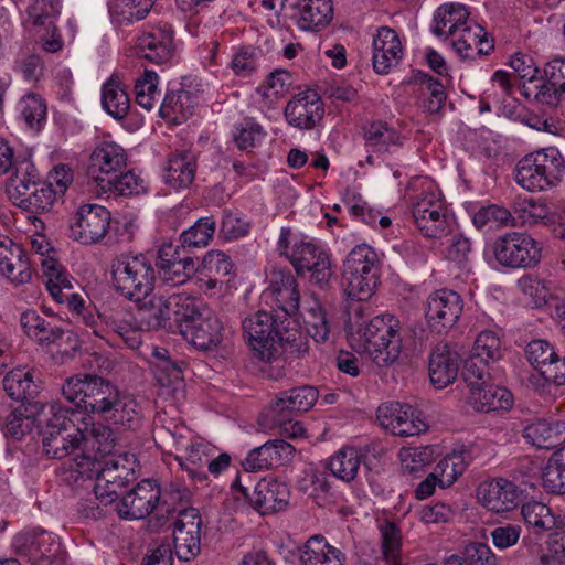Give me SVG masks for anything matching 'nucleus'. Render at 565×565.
<instances>
[{
    "mask_svg": "<svg viewBox=\"0 0 565 565\" xmlns=\"http://www.w3.org/2000/svg\"><path fill=\"white\" fill-rule=\"evenodd\" d=\"M62 394L76 407L115 427L136 429L141 423L137 401L103 376L90 373L71 376L63 384Z\"/></svg>",
    "mask_w": 565,
    "mask_h": 565,
    "instance_id": "nucleus-1",
    "label": "nucleus"
},
{
    "mask_svg": "<svg viewBox=\"0 0 565 565\" xmlns=\"http://www.w3.org/2000/svg\"><path fill=\"white\" fill-rule=\"evenodd\" d=\"M403 328L393 315H380L358 329L363 348L380 367L393 364L403 350Z\"/></svg>",
    "mask_w": 565,
    "mask_h": 565,
    "instance_id": "nucleus-2",
    "label": "nucleus"
},
{
    "mask_svg": "<svg viewBox=\"0 0 565 565\" xmlns=\"http://www.w3.org/2000/svg\"><path fill=\"white\" fill-rule=\"evenodd\" d=\"M565 160L555 147L544 148L523 157L516 164L514 180L529 192L546 191L561 180Z\"/></svg>",
    "mask_w": 565,
    "mask_h": 565,
    "instance_id": "nucleus-3",
    "label": "nucleus"
},
{
    "mask_svg": "<svg viewBox=\"0 0 565 565\" xmlns=\"http://www.w3.org/2000/svg\"><path fill=\"white\" fill-rule=\"evenodd\" d=\"M111 276L116 290L132 300L152 292L157 271L143 254H120L111 263Z\"/></svg>",
    "mask_w": 565,
    "mask_h": 565,
    "instance_id": "nucleus-4",
    "label": "nucleus"
},
{
    "mask_svg": "<svg viewBox=\"0 0 565 565\" xmlns=\"http://www.w3.org/2000/svg\"><path fill=\"white\" fill-rule=\"evenodd\" d=\"M282 323L280 317L266 311H258L243 320V334L254 358L266 363L277 359L282 341Z\"/></svg>",
    "mask_w": 565,
    "mask_h": 565,
    "instance_id": "nucleus-5",
    "label": "nucleus"
},
{
    "mask_svg": "<svg viewBox=\"0 0 565 565\" xmlns=\"http://www.w3.org/2000/svg\"><path fill=\"white\" fill-rule=\"evenodd\" d=\"M412 214L417 228L427 237L440 238L450 231V216L440 193L430 181L412 199Z\"/></svg>",
    "mask_w": 565,
    "mask_h": 565,
    "instance_id": "nucleus-6",
    "label": "nucleus"
},
{
    "mask_svg": "<svg viewBox=\"0 0 565 565\" xmlns=\"http://www.w3.org/2000/svg\"><path fill=\"white\" fill-rule=\"evenodd\" d=\"M492 252L501 266L512 269L534 268L542 258L541 244L524 232H509L498 236Z\"/></svg>",
    "mask_w": 565,
    "mask_h": 565,
    "instance_id": "nucleus-7",
    "label": "nucleus"
},
{
    "mask_svg": "<svg viewBox=\"0 0 565 565\" xmlns=\"http://www.w3.org/2000/svg\"><path fill=\"white\" fill-rule=\"evenodd\" d=\"M134 455L120 454L102 460L97 481L94 484L96 498L104 503H115L119 491L136 480Z\"/></svg>",
    "mask_w": 565,
    "mask_h": 565,
    "instance_id": "nucleus-8",
    "label": "nucleus"
},
{
    "mask_svg": "<svg viewBox=\"0 0 565 565\" xmlns=\"http://www.w3.org/2000/svg\"><path fill=\"white\" fill-rule=\"evenodd\" d=\"M290 264L298 275L309 273V279L320 288H326L333 275L329 255L311 239L295 238L289 253Z\"/></svg>",
    "mask_w": 565,
    "mask_h": 565,
    "instance_id": "nucleus-9",
    "label": "nucleus"
},
{
    "mask_svg": "<svg viewBox=\"0 0 565 565\" xmlns=\"http://www.w3.org/2000/svg\"><path fill=\"white\" fill-rule=\"evenodd\" d=\"M194 313L186 321L181 332L190 342L202 351L217 349L224 338V327L218 316L201 300H198Z\"/></svg>",
    "mask_w": 565,
    "mask_h": 565,
    "instance_id": "nucleus-10",
    "label": "nucleus"
},
{
    "mask_svg": "<svg viewBox=\"0 0 565 565\" xmlns=\"http://www.w3.org/2000/svg\"><path fill=\"white\" fill-rule=\"evenodd\" d=\"M110 212L99 204H83L74 213L70 224V237L81 244L100 242L109 232Z\"/></svg>",
    "mask_w": 565,
    "mask_h": 565,
    "instance_id": "nucleus-11",
    "label": "nucleus"
},
{
    "mask_svg": "<svg viewBox=\"0 0 565 565\" xmlns=\"http://www.w3.org/2000/svg\"><path fill=\"white\" fill-rule=\"evenodd\" d=\"M160 500V486L154 480L145 479L122 495L113 510L120 519L141 520L154 512Z\"/></svg>",
    "mask_w": 565,
    "mask_h": 565,
    "instance_id": "nucleus-12",
    "label": "nucleus"
},
{
    "mask_svg": "<svg viewBox=\"0 0 565 565\" xmlns=\"http://www.w3.org/2000/svg\"><path fill=\"white\" fill-rule=\"evenodd\" d=\"M462 309L463 301L459 294L449 289L433 292L425 307L429 329L436 333L447 332L457 323Z\"/></svg>",
    "mask_w": 565,
    "mask_h": 565,
    "instance_id": "nucleus-13",
    "label": "nucleus"
},
{
    "mask_svg": "<svg viewBox=\"0 0 565 565\" xmlns=\"http://www.w3.org/2000/svg\"><path fill=\"white\" fill-rule=\"evenodd\" d=\"M431 31L435 35H454L457 32L472 35H490L486 28L471 17L469 9L460 3H445L434 13Z\"/></svg>",
    "mask_w": 565,
    "mask_h": 565,
    "instance_id": "nucleus-14",
    "label": "nucleus"
},
{
    "mask_svg": "<svg viewBox=\"0 0 565 565\" xmlns=\"http://www.w3.org/2000/svg\"><path fill=\"white\" fill-rule=\"evenodd\" d=\"M381 425L395 436H416L427 430L422 414L408 404L390 402L377 408Z\"/></svg>",
    "mask_w": 565,
    "mask_h": 565,
    "instance_id": "nucleus-15",
    "label": "nucleus"
},
{
    "mask_svg": "<svg viewBox=\"0 0 565 565\" xmlns=\"http://www.w3.org/2000/svg\"><path fill=\"white\" fill-rule=\"evenodd\" d=\"M202 519L199 510H179L173 529L174 553L179 559L189 562L201 551Z\"/></svg>",
    "mask_w": 565,
    "mask_h": 565,
    "instance_id": "nucleus-16",
    "label": "nucleus"
},
{
    "mask_svg": "<svg viewBox=\"0 0 565 565\" xmlns=\"http://www.w3.org/2000/svg\"><path fill=\"white\" fill-rule=\"evenodd\" d=\"M288 125L301 129L316 128L324 116V104L315 90H303L292 96L284 109Z\"/></svg>",
    "mask_w": 565,
    "mask_h": 565,
    "instance_id": "nucleus-17",
    "label": "nucleus"
},
{
    "mask_svg": "<svg viewBox=\"0 0 565 565\" xmlns=\"http://www.w3.org/2000/svg\"><path fill=\"white\" fill-rule=\"evenodd\" d=\"M233 488L237 489L244 498L249 499L250 504L260 514H269L284 510L289 502V489L287 484L277 480H262L255 488L252 497L247 488L241 484L238 476L233 482Z\"/></svg>",
    "mask_w": 565,
    "mask_h": 565,
    "instance_id": "nucleus-18",
    "label": "nucleus"
},
{
    "mask_svg": "<svg viewBox=\"0 0 565 565\" xmlns=\"http://www.w3.org/2000/svg\"><path fill=\"white\" fill-rule=\"evenodd\" d=\"M13 545L20 556L35 565L53 562L60 551V543L46 531L21 533L15 536Z\"/></svg>",
    "mask_w": 565,
    "mask_h": 565,
    "instance_id": "nucleus-19",
    "label": "nucleus"
},
{
    "mask_svg": "<svg viewBox=\"0 0 565 565\" xmlns=\"http://www.w3.org/2000/svg\"><path fill=\"white\" fill-rule=\"evenodd\" d=\"M126 167V150L113 141H103L95 147L89 157L88 173L99 186L100 179H109Z\"/></svg>",
    "mask_w": 565,
    "mask_h": 565,
    "instance_id": "nucleus-20",
    "label": "nucleus"
},
{
    "mask_svg": "<svg viewBox=\"0 0 565 565\" xmlns=\"http://www.w3.org/2000/svg\"><path fill=\"white\" fill-rule=\"evenodd\" d=\"M520 495L519 487L503 478L484 482L478 488V498L481 504L495 513L515 509L519 505Z\"/></svg>",
    "mask_w": 565,
    "mask_h": 565,
    "instance_id": "nucleus-21",
    "label": "nucleus"
},
{
    "mask_svg": "<svg viewBox=\"0 0 565 565\" xmlns=\"http://www.w3.org/2000/svg\"><path fill=\"white\" fill-rule=\"evenodd\" d=\"M0 275L15 286L26 284L32 277L26 252L8 237L0 239Z\"/></svg>",
    "mask_w": 565,
    "mask_h": 565,
    "instance_id": "nucleus-22",
    "label": "nucleus"
},
{
    "mask_svg": "<svg viewBox=\"0 0 565 565\" xmlns=\"http://www.w3.org/2000/svg\"><path fill=\"white\" fill-rule=\"evenodd\" d=\"M172 246H163L158 252L157 276L167 285L179 286L186 282L198 270L192 257L174 258Z\"/></svg>",
    "mask_w": 565,
    "mask_h": 565,
    "instance_id": "nucleus-23",
    "label": "nucleus"
},
{
    "mask_svg": "<svg viewBox=\"0 0 565 565\" xmlns=\"http://www.w3.org/2000/svg\"><path fill=\"white\" fill-rule=\"evenodd\" d=\"M198 169V157L191 150H175L168 160L163 180L171 189L183 190L193 183Z\"/></svg>",
    "mask_w": 565,
    "mask_h": 565,
    "instance_id": "nucleus-24",
    "label": "nucleus"
},
{
    "mask_svg": "<svg viewBox=\"0 0 565 565\" xmlns=\"http://www.w3.org/2000/svg\"><path fill=\"white\" fill-rule=\"evenodd\" d=\"M460 356L450 347L445 344L437 345L429 359V379L431 384L440 390L451 384L459 371Z\"/></svg>",
    "mask_w": 565,
    "mask_h": 565,
    "instance_id": "nucleus-25",
    "label": "nucleus"
},
{
    "mask_svg": "<svg viewBox=\"0 0 565 565\" xmlns=\"http://www.w3.org/2000/svg\"><path fill=\"white\" fill-rule=\"evenodd\" d=\"M215 455V448L206 440L194 437L185 445L181 455L175 457L180 467L184 469L189 477L195 481H206L207 473L205 471L209 458Z\"/></svg>",
    "mask_w": 565,
    "mask_h": 565,
    "instance_id": "nucleus-26",
    "label": "nucleus"
},
{
    "mask_svg": "<svg viewBox=\"0 0 565 565\" xmlns=\"http://www.w3.org/2000/svg\"><path fill=\"white\" fill-rule=\"evenodd\" d=\"M295 452V447L282 439H273L252 449L242 462L246 472L259 471L277 466L284 458Z\"/></svg>",
    "mask_w": 565,
    "mask_h": 565,
    "instance_id": "nucleus-27",
    "label": "nucleus"
},
{
    "mask_svg": "<svg viewBox=\"0 0 565 565\" xmlns=\"http://www.w3.org/2000/svg\"><path fill=\"white\" fill-rule=\"evenodd\" d=\"M267 294L274 298L285 317L298 311L300 292L298 282L289 270H278L273 274Z\"/></svg>",
    "mask_w": 565,
    "mask_h": 565,
    "instance_id": "nucleus-28",
    "label": "nucleus"
},
{
    "mask_svg": "<svg viewBox=\"0 0 565 565\" xmlns=\"http://www.w3.org/2000/svg\"><path fill=\"white\" fill-rule=\"evenodd\" d=\"M61 0H31L25 26L29 32L56 35L55 20L61 12Z\"/></svg>",
    "mask_w": 565,
    "mask_h": 565,
    "instance_id": "nucleus-29",
    "label": "nucleus"
},
{
    "mask_svg": "<svg viewBox=\"0 0 565 565\" xmlns=\"http://www.w3.org/2000/svg\"><path fill=\"white\" fill-rule=\"evenodd\" d=\"M545 84L536 92L535 100L556 107L565 95V58H554L544 65Z\"/></svg>",
    "mask_w": 565,
    "mask_h": 565,
    "instance_id": "nucleus-30",
    "label": "nucleus"
},
{
    "mask_svg": "<svg viewBox=\"0 0 565 565\" xmlns=\"http://www.w3.org/2000/svg\"><path fill=\"white\" fill-rule=\"evenodd\" d=\"M319 392L316 387L303 385L284 391L277 397L274 412L281 418L291 414L308 412L318 401Z\"/></svg>",
    "mask_w": 565,
    "mask_h": 565,
    "instance_id": "nucleus-31",
    "label": "nucleus"
},
{
    "mask_svg": "<svg viewBox=\"0 0 565 565\" xmlns=\"http://www.w3.org/2000/svg\"><path fill=\"white\" fill-rule=\"evenodd\" d=\"M468 403L478 412L507 411L513 405V396L505 387L487 382L469 391Z\"/></svg>",
    "mask_w": 565,
    "mask_h": 565,
    "instance_id": "nucleus-32",
    "label": "nucleus"
},
{
    "mask_svg": "<svg viewBox=\"0 0 565 565\" xmlns=\"http://www.w3.org/2000/svg\"><path fill=\"white\" fill-rule=\"evenodd\" d=\"M523 437L537 448H555L565 441V423L537 419L524 427Z\"/></svg>",
    "mask_w": 565,
    "mask_h": 565,
    "instance_id": "nucleus-33",
    "label": "nucleus"
},
{
    "mask_svg": "<svg viewBox=\"0 0 565 565\" xmlns=\"http://www.w3.org/2000/svg\"><path fill=\"white\" fill-rule=\"evenodd\" d=\"M301 565H343L344 554L322 535L311 536L299 550Z\"/></svg>",
    "mask_w": 565,
    "mask_h": 565,
    "instance_id": "nucleus-34",
    "label": "nucleus"
},
{
    "mask_svg": "<svg viewBox=\"0 0 565 565\" xmlns=\"http://www.w3.org/2000/svg\"><path fill=\"white\" fill-rule=\"evenodd\" d=\"M199 299L183 294L162 295V327L161 329H172L173 322L183 329L186 321L195 312Z\"/></svg>",
    "mask_w": 565,
    "mask_h": 565,
    "instance_id": "nucleus-35",
    "label": "nucleus"
},
{
    "mask_svg": "<svg viewBox=\"0 0 565 565\" xmlns=\"http://www.w3.org/2000/svg\"><path fill=\"white\" fill-rule=\"evenodd\" d=\"M21 326L25 334L41 345H51L62 339L64 330L53 326L35 310H28L21 315Z\"/></svg>",
    "mask_w": 565,
    "mask_h": 565,
    "instance_id": "nucleus-36",
    "label": "nucleus"
},
{
    "mask_svg": "<svg viewBox=\"0 0 565 565\" xmlns=\"http://www.w3.org/2000/svg\"><path fill=\"white\" fill-rule=\"evenodd\" d=\"M331 0H301L298 25L303 31L317 32L332 20Z\"/></svg>",
    "mask_w": 565,
    "mask_h": 565,
    "instance_id": "nucleus-37",
    "label": "nucleus"
},
{
    "mask_svg": "<svg viewBox=\"0 0 565 565\" xmlns=\"http://www.w3.org/2000/svg\"><path fill=\"white\" fill-rule=\"evenodd\" d=\"M513 213L522 225H543L552 227L556 224V214L542 200L522 199L513 204Z\"/></svg>",
    "mask_w": 565,
    "mask_h": 565,
    "instance_id": "nucleus-38",
    "label": "nucleus"
},
{
    "mask_svg": "<svg viewBox=\"0 0 565 565\" xmlns=\"http://www.w3.org/2000/svg\"><path fill=\"white\" fill-rule=\"evenodd\" d=\"M134 322L139 330H159L162 327V295L150 294L140 299H132Z\"/></svg>",
    "mask_w": 565,
    "mask_h": 565,
    "instance_id": "nucleus-39",
    "label": "nucleus"
},
{
    "mask_svg": "<svg viewBox=\"0 0 565 565\" xmlns=\"http://www.w3.org/2000/svg\"><path fill=\"white\" fill-rule=\"evenodd\" d=\"M408 83L417 85L419 87L420 94L426 96L424 100V107L427 109V111L430 114H436L443 108L447 98V94L440 81L434 78L428 73L416 70L412 72Z\"/></svg>",
    "mask_w": 565,
    "mask_h": 565,
    "instance_id": "nucleus-40",
    "label": "nucleus"
},
{
    "mask_svg": "<svg viewBox=\"0 0 565 565\" xmlns=\"http://www.w3.org/2000/svg\"><path fill=\"white\" fill-rule=\"evenodd\" d=\"M373 70L376 74H388L394 63L403 56V46L399 38H373Z\"/></svg>",
    "mask_w": 565,
    "mask_h": 565,
    "instance_id": "nucleus-41",
    "label": "nucleus"
},
{
    "mask_svg": "<svg viewBox=\"0 0 565 565\" xmlns=\"http://www.w3.org/2000/svg\"><path fill=\"white\" fill-rule=\"evenodd\" d=\"M102 105L115 119L127 117L130 109V99L125 85L115 77H110L102 88Z\"/></svg>",
    "mask_w": 565,
    "mask_h": 565,
    "instance_id": "nucleus-42",
    "label": "nucleus"
},
{
    "mask_svg": "<svg viewBox=\"0 0 565 565\" xmlns=\"http://www.w3.org/2000/svg\"><path fill=\"white\" fill-rule=\"evenodd\" d=\"M362 452L356 447H342L330 457L328 469L331 473L344 481H353L359 472L362 462Z\"/></svg>",
    "mask_w": 565,
    "mask_h": 565,
    "instance_id": "nucleus-43",
    "label": "nucleus"
},
{
    "mask_svg": "<svg viewBox=\"0 0 565 565\" xmlns=\"http://www.w3.org/2000/svg\"><path fill=\"white\" fill-rule=\"evenodd\" d=\"M39 183L40 177L34 166L30 162H23L10 178L7 191L10 199L18 206H21L24 199L28 198L26 193H32Z\"/></svg>",
    "mask_w": 565,
    "mask_h": 565,
    "instance_id": "nucleus-44",
    "label": "nucleus"
},
{
    "mask_svg": "<svg viewBox=\"0 0 565 565\" xmlns=\"http://www.w3.org/2000/svg\"><path fill=\"white\" fill-rule=\"evenodd\" d=\"M510 66L518 74L520 79L523 81L522 94L526 97L535 99L536 92L542 84H545V74L543 77H537L539 68L535 66L533 58L522 53H515L511 56Z\"/></svg>",
    "mask_w": 565,
    "mask_h": 565,
    "instance_id": "nucleus-45",
    "label": "nucleus"
},
{
    "mask_svg": "<svg viewBox=\"0 0 565 565\" xmlns=\"http://www.w3.org/2000/svg\"><path fill=\"white\" fill-rule=\"evenodd\" d=\"M343 270L360 276H380V259L376 252L369 245L355 246L347 256Z\"/></svg>",
    "mask_w": 565,
    "mask_h": 565,
    "instance_id": "nucleus-46",
    "label": "nucleus"
},
{
    "mask_svg": "<svg viewBox=\"0 0 565 565\" xmlns=\"http://www.w3.org/2000/svg\"><path fill=\"white\" fill-rule=\"evenodd\" d=\"M43 451L49 458L63 459L78 449L84 440V435L79 429L75 433L42 434Z\"/></svg>",
    "mask_w": 565,
    "mask_h": 565,
    "instance_id": "nucleus-47",
    "label": "nucleus"
},
{
    "mask_svg": "<svg viewBox=\"0 0 565 565\" xmlns=\"http://www.w3.org/2000/svg\"><path fill=\"white\" fill-rule=\"evenodd\" d=\"M76 412L57 403L42 408L39 423L43 424L42 434L75 433L74 422L71 416Z\"/></svg>",
    "mask_w": 565,
    "mask_h": 565,
    "instance_id": "nucleus-48",
    "label": "nucleus"
},
{
    "mask_svg": "<svg viewBox=\"0 0 565 565\" xmlns=\"http://www.w3.org/2000/svg\"><path fill=\"white\" fill-rule=\"evenodd\" d=\"M381 550L386 565H404L402 561V533L395 522L384 520L379 525Z\"/></svg>",
    "mask_w": 565,
    "mask_h": 565,
    "instance_id": "nucleus-49",
    "label": "nucleus"
},
{
    "mask_svg": "<svg viewBox=\"0 0 565 565\" xmlns=\"http://www.w3.org/2000/svg\"><path fill=\"white\" fill-rule=\"evenodd\" d=\"M136 54L151 63L169 62L175 51L173 38H138Z\"/></svg>",
    "mask_w": 565,
    "mask_h": 565,
    "instance_id": "nucleus-50",
    "label": "nucleus"
},
{
    "mask_svg": "<svg viewBox=\"0 0 565 565\" xmlns=\"http://www.w3.org/2000/svg\"><path fill=\"white\" fill-rule=\"evenodd\" d=\"M3 388L14 401L23 402L34 397L38 386L34 383L32 372L22 369L10 371L3 379Z\"/></svg>",
    "mask_w": 565,
    "mask_h": 565,
    "instance_id": "nucleus-51",
    "label": "nucleus"
},
{
    "mask_svg": "<svg viewBox=\"0 0 565 565\" xmlns=\"http://www.w3.org/2000/svg\"><path fill=\"white\" fill-rule=\"evenodd\" d=\"M156 0H110L109 12L118 23H132L143 20Z\"/></svg>",
    "mask_w": 565,
    "mask_h": 565,
    "instance_id": "nucleus-52",
    "label": "nucleus"
},
{
    "mask_svg": "<svg viewBox=\"0 0 565 565\" xmlns=\"http://www.w3.org/2000/svg\"><path fill=\"white\" fill-rule=\"evenodd\" d=\"M364 139L374 152H387L392 146L401 145L399 134L385 121L371 122L364 131Z\"/></svg>",
    "mask_w": 565,
    "mask_h": 565,
    "instance_id": "nucleus-53",
    "label": "nucleus"
},
{
    "mask_svg": "<svg viewBox=\"0 0 565 565\" xmlns=\"http://www.w3.org/2000/svg\"><path fill=\"white\" fill-rule=\"evenodd\" d=\"M215 230L216 221L213 216L201 217L181 233V246L190 249L205 247L212 241Z\"/></svg>",
    "mask_w": 565,
    "mask_h": 565,
    "instance_id": "nucleus-54",
    "label": "nucleus"
},
{
    "mask_svg": "<svg viewBox=\"0 0 565 565\" xmlns=\"http://www.w3.org/2000/svg\"><path fill=\"white\" fill-rule=\"evenodd\" d=\"M43 273L46 276V288L54 300L63 298V294L73 290L74 278L56 260H42Z\"/></svg>",
    "mask_w": 565,
    "mask_h": 565,
    "instance_id": "nucleus-55",
    "label": "nucleus"
},
{
    "mask_svg": "<svg viewBox=\"0 0 565 565\" xmlns=\"http://www.w3.org/2000/svg\"><path fill=\"white\" fill-rule=\"evenodd\" d=\"M160 116L175 122L185 120L192 115V103L190 92L180 89L166 94L159 109Z\"/></svg>",
    "mask_w": 565,
    "mask_h": 565,
    "instance_id": "nucleus-56",
    "label": "nucleus"
},
{
    "mask_svg": "<svg viewBox=\"0 0 565 565\" xmlns=\"http://www.w3.org/2000/svg\"><path fill=\"white\" fill-rule=\"evenodd\" d=\"M99 188L104 192H110L117 195L128 196L140 193L143 188V180L132 171L124 172L121 170L109 179L103 178Z\"/></svg>",
    "mask_w": 565,
    "mask_h": 565,
    "instance_id": "nucleus-57",
    "label": "nucleus"
},
{
    "mask_svg": "<svg viewBox=\"0 0 565 565\" xmlns=\"http://www.w3.org/2000/svg\"><path fill=\"white\" fill-rule=\"evenodd\" d=\"M380 280V276H360L352 273L351 276L347 270L342 273V286L347 296L356 301L367 300L374 292Z\"/></svg>",
    "mask_w": 565,
    "mask_h": 565,
    "instance_id": "nucleus-58",
    "label": "nucleus"
},
{
    "mask_svg": "<svg viewBox=\"0 0 565 565\" xmlns=\"http://www.w3.org/2000/svg\"><path fill=\"white\" fill-rule=\"evenodd\" d=\"M521 514L525 524L532 527L534 533L541 534L554 526V518L551 509L542 502L530 501L522 505Z\"/></svg>",
    "mask_w": 565,
    "mask_h": 565,
    "instance_id": "nucleus-59",
    "label": "nucleus"
},
{
    "mask_svg": "<svg viewBox=\"0 0 565 565\" xmlns=\"http://www.w3.org/2000/svg\"><path fill=\"white\" fill-rule=\"evenodd\" d=\"M20 118L28 128L39 130L46 118V105L36 94H28L18 104Z\"/></svg>",
    "mask_w": 565,
    "mask_h": 565,
    "instance_id": "nucleus-60",
    "label": "nucleus"
},
{
    "mask_svg": "<svg viewBox=\"0 0 565 565\" xmlns=\"http://www.w3.org/2000/svg\"><path fill=\"white\" fill-rule=\"evenodd\" d=\"M55 301L58 303L66 302L70 311L76 316L78 320L92 328L93 333L96 337L104 338V330L98 328V320L100 317L88 310L82 296L71 290L63 294V298H57Z\"/></svg>",
    "mask_w": 565,
    "mask_h": 565,
    "instance_id": "nucleus-61",
    "label": "nucleus"
},
{
    "mask_svg": "<svg viewBox=\"0 0 565 565\" xmlns=\"http://www.w3.org/2000/svg\"><path fill=\"white\" fill-rule=\"evenodd\" d=\"M466 468L467 462L463 454L452 452L437 463L434 473H437L439 487L445 489L450 487L463 473Z\"/></svg>",
    "mask_w": 565,
    "mask_h": 565,
    "instance_id": "nucleus-62",
    "label": "nucleus"
},
{
    "mask_svg": "<svg viewBox=\"0 0 565 565\" xmlns=\"http://www.w3.org/2000/svg\"><path fill=\"white\" fill-rule=\"evenodd\" d=\"M110 426L113 424H92L90 429L87 430L85 441L89 444V447L96 452L95 456L99 455L104 458L110 455L115 447V435Z\"/></svg>",
    "mask_w": 565,
    "mask_h": 565,
    "instance_id": "nucleus-63",
    "label": "nucleus"
},
{
    "mask_svg": "<svg viewBox=\"0 0 565 565\" xmlns=\"http://www.w3.org/2000/svg\"><path fill=\"white\" fill-rule=\"evenodd\" d=\"M514 220L515 218L510 210L497 204L479 209L472 217V222L477 228H482L486 225L514 226Z\"/></svg>",
    "mask_w": 565,
    "mask_h": 565,
    "instance_id": "nucleus-64",
    "label": "nucleus"
}]
</instances>
